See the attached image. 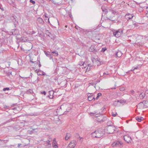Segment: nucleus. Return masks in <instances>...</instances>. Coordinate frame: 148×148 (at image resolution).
Segmentation results:
<instances>
[{"mask_svg":"<svg viewBox=\"0 0 148 148\" xmlns=\"http://www.w3.org/2000/svg\"><path fill=\"white\" fill-rule=\"evenodd\" d=\"M21 145V144H18V146H17L18 147H19L20 146V145Z\"/></svg>","mask_w":148,"mask_h":148,"instance_id":"54","label":"nucleus"},{"mask_svg":"<svg viewBox=\"0 0 148 148\" xmlns=\"http://www.w3.org/2000/svg\"><path fill=\"white\" fill-rule=\"evenodd\" d=\"M16 17L15 16H12L10 17V20L14 23V25H15L16 23L18 22V21H16Z\"/></svg>","mask_w":148,"mask_h":148,"instance_id":"9","label":"nucleus"},{"mask_svg":"<svg viewBox=\"0 0 148 148\" xmlns=\"http://www.w3.org/2000/svg\"><path fill=\"white\" fill-rule=\"evenodd\" d=\"M21 77L22 78H28V77Z\"/></svg>","mask_w":148,"mask_h":148,"instance_id":"59","label":"nucleus"},{"mask_svg":"<svg viewBox=\"0 0 148 148\" xmlns=\"http://www.w3.org/2000/svg\"><path fill=\"white\" fill-rule=\"evenodd\" d=\"M88 67L87 68V71H89L91 69L93 68V66L91 64H88Z\"/></svg>","mask_w":148,"mask_h":148,"instance_id":"16","label":"nucleus"},{"mask_svg":"<svg viewBox=\"0 0 148 148\" xmlns=\"http://www.w3.org/2000/svg\"><path fill=\"white\" fill-rule=\"evenodd\" d=\"M123 144V143H121L119 141H117L113 143L112 145L113 146H116L120 147Z\"/></svg>","mask_w":148,"mask_h":148,"instance_id":"8","label":"nucleus"},{"mask_svg":"<svg viewBox=\"0 0 148 148\" xmlns=\"http://www.w3.org/2000/svg\"><path fill=\"white\" fill-rule=\"evenodd\" d=\"M3 140H1V139H0V141H3Z\"/></svg>","mask_w":148,"mask_h":148,"instance_id":"64","label":"nucleus"},{"mask_svg":"<svg viewBox=\"0 0 148 148\" xmlns=\"http://www.w3.org/2000/svg\"><path fill=\"white\" fill-rule=\"evenodd\" d=\"M148 94V90H147L145 92H143L140 94L139 95V97L140 99H143L145 98V97L146 98L148 95L147 94Z\"/></svg>","mask_w":148,"mask_h":148,"instance_id":"5","label":"nucleus"},{"mask_svg":"<svg viewBox=\"0 0 148 148\" xmlns=\"http://www.w3.org/2000/svg\"><path fill=\"white\" fill-rule=\"evenodd\" d=\"M10 90V88H4L3 89V91H5L6 90Z\"/></svg>","mask_w":148,"mask_h":148,"instance_id":"40","label":"nucleus"},{"mask_svg":"<svg viewBox=\"0 0 148 148\" xmlns=\"http://www.w3.org/2000/svg\"><path fill=\"white\" fill-rule=\"evenodd\" d=\"M125 18L128 20L132 19L133 17L132 14L128 13L125 15Z\"/></svg>","mask_w":148,"mask_h":148,"instance_id":"12","label":"nucleus"},{"mask_svg":"<svg viewBox=\"0 0 148 148\" xmlns=\"http://www.w3.org/2000/svg\"><path fill=\"white\" fill-rule=\"evenodd\" d=\"M140 66H141L140 65V64H139V65H138L137 66H136V67H133L132 68V69L133 70H134L135 69H138L139 67H140Z\"/></svg>","mask_w":148,"mask_h":148,"instance_id":"28","label":"nucleus"},{"mask_svg":"<svg viewBox=\"0 0 148 148\" xmlns=\"http://www.w3.org/2000/svg\"><path fill=\"white\" fill-rule=\"evenodd\" d=\"M108 73H103V75H108Z\"/></svg>","mask_w":148,"mask_h":148,"instance_id":"53","label":"nucleus"},{"mask_svg":"<svg viewBox=\"0 0 148 148\" xmlns=\"http://www.w3.org/2000/svg\"><path fill=\"white\" fill-rule=\"evenodd\" d=\"M96 63L97 66H99L101 65L103 63V62H102L100 61V59H99L98 61H97Z\"/></svg>","mask_w":148,"mask_h":148,"instance_id":"22","label":"nucleus"},{"mask_svg":"<svg viewBox=\"0 0 148 148\" xmlns=\"http://www.w3.org/2000/svg\"><path fill=\"white\" fill-rule=\"evenodd\" d=\"M143 101L142 102H141L139 103L138 105L136 106L138 107V106L140 107V108H141V107L142 106H143Z\"/></svg>","mask_w":148,"mask_h":148,"instance_id":"30","label":"nucleus"},{"mask_svg":"<svg viewBox=\"0 0 148 148\" xmlns=\"http://www.w3.org/2000/svg\"><path fill=\"white\" fill-rule=\"evenodd\" d=\"M91 135L93 137L99 138L103 136V133L101 130L99 129L92 133Z\"/></svg>","mask_w":148,"mask_h":148,"instance_id":"2","label":"nucleus"},{"mask_svg":"<svg viewBox=\"0 0 148 148\" xmlns=\"http://www.w3.org/2000/svg\"><path fill=\"white\" fill-rule=\"evenodd\" d=\"M71 137V134H69L67 133L66 136L65 137V140H68Z\"/></svg>","mask_w":148,"mask_h":148,"instance_id":"25","label":"nucleus"},{"mask_svg":"<svg viewBox=\"0 0 148 148\" xmlns=\"http://www.w3.org/2000/svg\"><path fill=\"white\" fill-rule=\"evenodd\" d=\"M16 107H15L13 108L12 109L14 110H16Z\"/></svg>","mask_w":148,"mask_h":148,"instance_id":"57","label":"nucleus"},{"mask_svg":"<svg viewBox=\"0 0 148 148\" xmlns=\"http://www.w3.org/2000/svg\"><path fill=\"white\" fill-rule=\"evenodd\" d=\"M39 69H38V70L36 69V70L35 71V72L36 73H37V74H38V72H39Z\"/></svg>","mask_w":148,"mask_h":148,"instance_id":"50","label":"nucleus"},{"mask_svg":"<svg viewBox=\"0 0 148 148\" xmlns=\"http://www.w3.org/2000/svg\"><path fill=\"white\" fill-rule=\"evenodd\" d=\"M28 92H30V94H31L32 92H32V90H30H30H29V91H28Z\"/></svg>","mask_w":148,"mask_h":148,"instance_id":"48","label":"nucleus"},{"mask_svg":"<svg viewBox=\"0 0 148 148\" xmlns=\"http://www.w3.org/2000/svg\"><path fill=\"white\" fill-rule=\"evenodd\" d=\"M52 146L53 147L55 148H57L58 147L57 144L56 143H53Z\"/></svg>","mask_w":148,"mask_h":148,"instance_id":"29","label":"nucleus"},{"mask_svg":"<svg viewBox=\"0 0 148 148\" xmlns=\"http://www.w3.org/2000/svg\"><path fill=\"white\" fill-rule=\"evenodd\" d=\"M51 140V139L49 138V140H48L47 141H46V143L47 144H51L50 143V141Z\"/></svg>","mask_w":148,"mask_h":148,"instance_id":"39","label":"nucleus"},{"mask_svg":"<svg viewBox=\"0 0 148 148\" xmlns=\"http://www.w3.org/2000/svg\"><path fill=\"white\" fill-rule=\"evenodd\" d=\"M101 9L103 12H105V13H106L108 12V11L107 9L104 8L103 7H102Z\"/></svg>","mask_w":148,"mask_h":148,"instance_id":"31","label":"nucleus"},{"mask_svg":"<svg viewBox=\"0 0 148 148\" xmlns=\"http://www.w3.org/2000/svg\"><path fill=\"white\" fill-rule=\"evenodd\" d=\"M89 51L91 52L95 53L98 51V50L96 49L94 46H91L89 48Z\"/></svg>","mask_w":148,"mask_h":148,"instance_id":"7","label":"nucleus"},{"mask_svg":"<svg viewBox=\"0 0 148 148\" xmlns=\"http://www.w3.org/2000/svg\"><path fill=\"white\" fill-rule=\"evenodd\" d=\"M46 147L47 148H49L51 147V144H47V145H46Z\"/></svg>","mask_w":148,"mask_h":148,"instance_id":"41","label":"nucleus"},{"mask_svg":"<svg viewBox=\"0 0 148 148\" xmlns=\"http://www.w3.org/2000/svg\"><path fill=\"white\" fill-rule=\"evenodd\" d=\"M41 93L42 94H43L44 95H45L46 94V92L45 91L41 92Z\"/></svg>","mask_w":148,"mask_h":148,"instance_id":"47","label":"nucleus"},{"mask_svg":"<svg viewBox=\"0 0 148 148\" xmlns=\"http://www.w3.org/2000/svg\"><path fill=\"white\" fill-rule=\"evenodd\" d=\"M69 16L71 18L72 16V15L71 14H69Z\"/></svg>","mask_w":148,"mask_h":148,"instance_id":"55","label":"nucleus"},{"mask_svg":"<svg viewBox=\"0 0 148 148\" xmlns=\"http://www.w3.org/2000/svg\"><path fill=\"white\" fill-rule=\"evenodd\" d=\"M54 93V92L53 90H51L49 91V97L50 99H52L53 98Z\"/></svg>","mask_w":148,"mask_h":148,"instance_id":"14","label":"nucleus"},{"mask_svg":"<svg viewBox=\"0 0 148 148\" xmlns=\"http://www.w3.org/2000/svg\"><path fill=\"white\" fill-rule=\"evenodd\" d=\"M88 99L89 101H91L94 99L95 100V97L93 95H89L88 96Z\"/></svg>","mask_w":148,"mask_h":148,"instance_id":"15","label":"nucleus"},{"mask_svg":"<svg viewBox=\"0 0 148 148\" xmlns=\"http://www.w3.org/2000/svg\"><path fill=\"white\" fill-rule=\"evenodd\" d=\"M38 75H45V73L43 72V71H42L40 70H39V72H38Z\"/></svg>","mask_w":148,"mask_h":148,"instance_id":"18","label":"nucleus"},{"mask_svg":"<svg viewBox=\"0 0 148 148\" xmlns=\"http://www.w3.org/2000/svg\"><path fill=\"white\" fill-rule=\"evenodd\" d=\"M32 73H31L30 76H31L32 77Z\"/></svg>","mask_w":148,"mask_h":148,"instance_id":"60","label":"nucleus"},{"mask_svg":"<svg viewBox=\"0 0 148 148\" xmlns=\"http://www.w3.org/2000/svg\"><path fill=\"white\" fill-rule=\"evenodd\" d=\"M77 143L75 140L72 141L69 145V146L70 148H74L76 145Z\"/></svg>","mask_w":148,"mask_h":148,"instance_id":"6","label":"nucleus"},{"mask_svg":"<svg viewBox=\"0 0 148 148\" xmlns=\"http://www.w3.org/2000/svg\"><path fill=\"white\" fill-rule=\"evenodd\" d=\"M131 92L132 93H133L134 92V90H132Z\"/></svg>","mask_w":148,"mask_h":148,"instance_id":"61","label":"nucleus"},{"mask_svg":"<svg viewBox=\"0 0 148 148\" xmlns=\"http://www.w3.org/2000/svg\"><path fill=\"white\" fill-rule=\"evenodd\" d=\"M136 119L138 121L140 122L142 120H143V117H139L138 116H137L136 117Z\"/></svg>","mask_w":148,"mask_h":148,"instance_id":"20","label":"nucleus"},{"mask_svg":"<svg viewBox=\"0 0 148 148\" xmlns=\"http://www.w3.org/2000/svg\"><path fill=\"white\" fill-rule=\"evenodd\" d=\"M15 105V104H13V105H12V106H14Z\"/></svg>","mask_w":148,"mask_h":148,"instance_id":"63","label":"nucleus"},{"mask_svg":"<svg viewBox=\"0 0 148 148\" xmlns=\"http://www.w3.org/2000/svg\"><path fill=\"white\" fill-rule=\"evenodd\" d=\"M106 48H103L101 50V51L104 52L106 50Z\"/></svg>","mask_w":148,"mask_h":148,"instance_id":"42","label":"nucleus"},{"mask_svg":"<svg viewBox=\"0 0 148 148\" xmlns=\"http://www.w3.org/2000/svg\"><path fill=\"white\" fill-rule=\"evenodd\" d=\"M123 138L124 140L127 143H131L132 140L131 138L128 135H127L123 136Z\"/></svg>","mask_w":148,"mask_h":148,"instance_id":"4","label":"nucleus"},{"mask_svg":"<svg viewBox=\"0 0 148 148\" xmlns=\"http://www.w3.org/2000/svg\"><path fill=\"white\" fill-rule=\"evenodd\" d=\"M45 54L46 55V56L48 57H49V56H50V54L49 53V52H46V51H45Z\"/></svg>","mask_w":148,"mask_h":148,"instance_id":"37","label":"nucleus"},{"mask_svg":"<svg viewBox=\"0 0 148 148\" xmlns=\"http://www.w3.org/2000/svg\"><path fill=\"white\" fill-rule=\"evenodd\" d=\"M21 39L23 42H27L28 40L26 38L21 37Z\"/></svg>","mask_w":148,"mask_h":148,"instance_id":"27","label":"nucleus"},{"mask_svg":"<svg viewBox=\"0 0 148 148\" xmlns=\"http://www.w3.org/2000/svg\"><path fill=\"white\" fill-rule=\"evenodd\" d=\"M146 9H147V12L148 13V7H146Z\"/></svg>","mask_w":148,"mask_h":148,"instance_id":"58","label":"nucleus"},{"mask_svg":"<svg viewBox=\"0 0 148 148\" xmlns=\"http://www.w3.org/2000/svg\"><path fill=\"white\" fill-rule=\"evenodd\" d=\"M90 114L91 115L92 114H93L94 116H95L96 117H97V116H96L95 114L96 115L98 114H97V112H90Z\"/></svg>","mask_w":148,"mask_h":148,"instance_id":"35","label":"nucleus"},{"mask_svg":"<svg viewBox=\"0 0 148 148\" xmlns=\"http://www.w3.org/2000/svg\"><path fill=\"white\" fill-rule=\"evenodd\" d=\"M123 53H121V51L118 50L116 53V57H120L122 55Z\"/></svg>","mask_w":148,"mask_h":148,"instance_id":"13","label":"nucleus"},{"mask_svg":"<svg viewBox=\"0 0 148 148\" xmlns=\"http://www.w3.org/2000/svg\"><path fill=\"white\" fill-rule=\"evenodd\" d=\"M50 1H51L52 3H54V4H56L55 0H50Z\"/></svg>","mask_w":148,"mask_h":148,"instance_id":"46","label":"nucleus"},{"mask_svg":"<svg viewBox=\"0 0 148 148\" xmlns=\"http://www.w3.org/2000/svg\"><path fill=\"white\" fill-rule=\"evenodd\" d=\"M143 106H142L141 108H146L148 107V101H143Z\"/></svg>","mask_w":148,"mask_h":148,"instance_id":"10","label":"nucleus"},{"mask_svg":"<svg viewBox=\"0 0 148 148\" xmlns=\"http://www.w3.org/2000/svg\"><path fill=\"white\" fill-rule=\"evenodd\" d=\"M13 31L12 32V34L13 35H16L18 33V30L17 29H15L14 30H13Z\"/></svg>","mask_w":148,"mask_h":148,"instance_id":"23","label":"nucleus"},{"mask_svg":"<svg viewBox=\"0 0 148 148\" xmlns=\"http://www.w3.org/2000/svg\"><path fill=\"white\" fill-rule=\"evenodd\" d=\"M38 62H39V67H40V66H41V64H40V61H38Z\"/></svg>","mask_w":148,"mask_h":148,"instance_id":"52","label":"nucleus"},{"mask_svg":"<svg viewBox=\"0 0 148 148\" xmlns=\"http://www.w3.org/2000/svg\"><path fill=\"white\" fill-rule=\"evenodd\" d=\"M30 62H32V63H34L35 62H33V61H32V60H30Z\"/></svg>","mask_w":148,"mask_h":148,"instance_id":"56","label":"nucleus"},{"mask_svg":"<svg viewBox=\"0 0 148 148\" xmlns=\"http://www.w3.org/2000/svg\"><path fill=\"white\" fill-rule=\"evenodd\" d=\"M117 101H118L119 103V104L120 105L121 104H122L123 103H125L126 102L125 101L123 100L122 99H121V100H117Z\"/></svg>","mask_w":148,"mask_h":148,"instance_id":"21","label":"nucleus"},{"mask_svg":"<svg viewBox=\"0 0 148 148\" xmlns=\"http://www.w3.org/2000/svg\"><path fill=\"white\" fill-rule=\"evenodd\" d=\"M79 65L81 66H83V67L85 68V66H86V64H85V62H79ZM83 68V67H82Z\"/></svg>","mask_w":148,"mask_h":148,"instance_id":"19","label":"nucleus"},{"mask_svg":"<svg viewBox=\"0 0 148 148\" xmlns=\"http://www.w3.org/2000/svg\"><path fill=\"white\" fill-rule=\"evenodd\" d=\"M31 115H37L36 114H31Z\"/></svg>","mask_w":148,"mask_h":148,"instance_id":"62","label":"nucleus"},{"mask_svg":"<svg viewBox=\"0 0 148 148\" xmlns=\"http://www.w3.org/2000/svg\"><path fill=\"white\" fill-rule=\"evenodd\" d=\"M30 2L32 3L33 4H34L35 3V2L33 0H30Z\"/></svg>","mask_w":148,"mask_h":148,"instance_id":"43","label":"nucleus"},{"mask_svg":"<svg viewBox=\"0 0 148 148\" xmlns=\"http://www.w3.org/2000/svg\"><path fill=\"white\" fill-rule=\"evenodd\" d=\"M112 32L114 36L117 38L120 37L122 35L123 32V30L121 29L117 30L113 29Z\"/></svg>","mask_w":148,"mask_h":148,"instance_id":"3","label":"nucleus"},{"mask_svg":"<svg viewBox=\"0 0 148 148\" xmlns=\"http://www.w3.org/2000/svg\"><path fill=\"white\" fill-rule=\"evenodd\" d=\"M113 105H114L116 106H120V104L119 103L117 100L115 101L113 103Z\"/></svg>","mask_w":148,"mask_h":148,"instance_id":"26","label":"nucleus"},{"mask_svg":"<svg viewBox=\"0 0 148 148\" xmlns=\"http://www.w3.org/2000/svg\"><path fill=\"white\" fill-rule=\"evenodd\" d=\"M52 53L54 54L55 56H57L58 55V53L56 51H54L52 52Z\"/></svg>","mask_w":148,"mask_h":148,"instance_id":"32","label":"nucleus"},{"mask_svg":"<svg viewBox=\"0 0 148 148\" xmlns=\"http://www.w3.org/2000/svg\"><path fill=\"white\" fill-rule=\"evenodd\" d=\"M117 114L116 113L115 114H114V113H112V115L113 116H116V115Z\"/></svg>","mask_w":148,"mask_h":148,"instance_id":"45","label":"nucleus"},{"mask_svg":"<svg viewBox=\"0 0 148 148\" xmlns=\"http://www.w3.org/2000/svg\"><path fill=\"white\" fill-rule=\"evenodd\" d=\"M12 120V119H10L9 120L7 121L6 122H4L3 123L1 124V125H3L7 123L10 122Z\"/></svg>","mask_w":148,"mask_h":148,"instance_id":"36","label":"nucleus"},{"mask_svg":"<svg viewBox=\"0 0 148 148\" xmlns=\"http://www.w3.org/2000/svg\"><path fill=\"white\" fill-rule=\"evenodd\" d=\"M117 127L113 125L112 126H107L105 129V132L108 134H113L115 131H116Z\"/></svg>","mask_w":148,"mask_h":148,"instance_id":"1","label":"nucleus"},{"mask_svg":"<svg viewBox=\"0 0 148 148\" xmlns=\"http://www.w3.org/2000/svg\"><path fill=\"white\" fill-rule=\"evenodd\" d=\"M102 95V94L101 93H99L97 95V97H96V99H98L99 98V97L100 96H101Z\"/></svg>","mask_w":148,"mask_h":148,"instance_id":"34","label":"nucleus"},{"mask_svg":"<svg viewBox=\"0 0 148 148\" xmlns=\"http://www.w3.org/2000/svg\"><path fill=\"white\" fill-rule=\"evenodd\" d=\"M49 57V59L50 60H51V59H52L53 60V56H52V55H51V54H50V56H49V57Z\"/></svg>","mask_w":148,"mask_h":148,"instance_id":"44","label":"nucleus"},{"mask_svg":"<svg viewBox=\"0 0 148 148\" xmlns=\"http://www.w3.org/2000/svg\"><path fill=\"white\" fill-rule=\"evenodd\" d=\"M99 58L97 57V58H92V61L93 64H94L95 63H96L97 61H98V60Z\"/></svg>","mask_w":148,"mask_h":148,"instance_id":"17","label":"nucleus"},{"mask_svg":"<svg viewBox=\"0 0 148 148\" xmlns=\"http://www.w3.org/2000/svg\"><path fill=\"white\" fill-rule=\"evenodd\" d=\"M45 34L47 35L48 36L50 37V35L51 34L49 32L48 30H46L45 31Z\"/></svg>","mask_w":148,"mask_h":148,"instance_id":"33","label":"nucleus"},{"mask_svg":"<svg viewBox=\"0 0 148 148\" xmlns=\"http://www.w3.org/2000/svg\"><path fill=\"white\" fill-rule=\"evenodd\" d=\"M8 2L10 4H12L14 2V0H7Z\"/></svg>","mask_w":148,"mask_h":148,"instance_id":"38","label":"nucleus"},{"mask_svg":"<svg viewBox=\"0 0 148 148\" xmlns=\"http://www.w3.org/2000/svg\"><path fill=\"white\" fill-rule=\"evenodd\" d=\"M0 9H1L3 11H4V10L3 7H1L0 6Z\"/></svg>","mask_w":148,"mask_h":148,"instance_id":"51","label":"nucleus"},{"mask_svg":"<svg viewBox=\"0 0 148 148\" xmlns=\"http://www.w3.org/2000/svg\"><path fill=\"white\" fill-rule=\"evenodd\" d=\"M53 143H56V139L55 138H54L53 139Z\"/></svg>","mask_w":148,"mask_h":148,"instance_id":"49","label":"nucleus"},{"mask_svg":"<svg viewBox=\"0 0 148 148\" xmlns=\"http://www.w3.org/2000/svg\"><path fill=\"white\" fill-rule=\"evenodd\" d=\"M113 123L110 121H109L107 122V126H112L113 125Z\"/></svg>","mask_w":148,"mask_h":148,"instance_id":"24","label":"nucleus"},{"mask_svg":"<svg viewBox=\"0 0 148 148\" xmlns=\"http://www.w3.org/2000/svg\"><path fill=\"white\" fill-rule=\"evenodd\" d=\"M37 22L39 23L40 24L43 25L44 21L42 18H38L37 19Z\"/></svg>","mask_w":148,"mask_h":148,"instance_id":"11","label":"nucleus"}]
</instances>
